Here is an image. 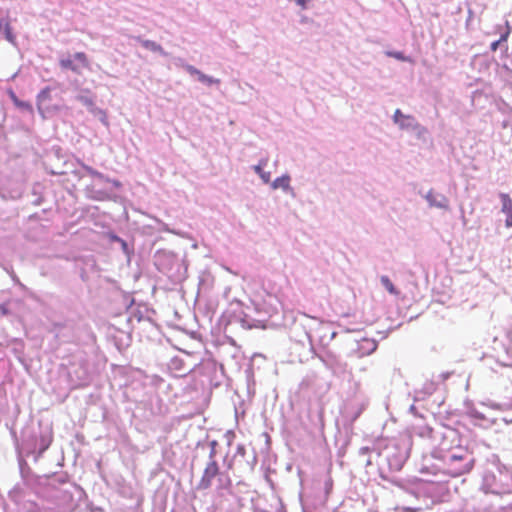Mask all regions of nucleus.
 Returning <instances> with one entry per match:
<instances>
[{"mask_svg": "<svg viewBox=\"0 0 512 512\" xmlns=\"http://www.w3.org/2000/svg\"><path fill=\"white\" fill-rule=\"evenodd\" d=\"M440 458L444 462L445 467L431 471L432 474L443 472L452 477H458L468 473L474 463V459L470 456L469 452L462 447H457L452 451H446ZM421 472L430 473V469L428 466H423Z\"/></svg>", "mask_w": 512, "mask_h": 512, "instance_id": "f257e3e1", "label": "nucleus"}, {"mask_svg": "<svg viewBox=\"0 0 512 512\" xmlns=\"http://www.w3.org/2000/svg\"><path fill=\"white\" fill-rule=\"evenodd\" d=\"M59 66L62 70L70 71L76 75H82L85 70L91 69L90 61L86 53L75 52L59 59Z\"/></svg>", "mask_w": 512, "mask_h": 512, "instance_id": "f03ea898", "label": "nucleus"}, {"mask_svg": "<svg viewBox=\"0 0 512 512\" xmlns=\"http://www.w3.org/2000/svg\"><path fill=\"white\" fill-rule=\"evenodd\" d=\"M219 474V466L214 459V450L210 453V461L207 463L201 479L198 484V488L206 490L211 487L213 479Z\"/></svg>", "mask_w": 512, "mask_h": 512, "instance_id": "7ed1b4c3", "label": "nucleus"}, {"mask_svg": "<svg viewBox=\"0 0 512 512\" xmlns=\"http://www.w3.org/2000/svg\"><path fill=\"white\" fill-rule=\"evenodd\" d=\"M52 95L51 88L45 87L37 95V109L44 117L45 113L56 112L60 110V106L51 104Z\"/></svg>", "mask_w": 512, "mask_h": 512, "instance_id": "20e7f679", "label": "nucleus"}, {"mask_svg": "<svg viewBox=\"0 0 512 512\" xmlns=\"http://www.w3.org/2000/svg\"><path fill=\"white\" fill-rule=\"evenodd\" d=\"M0 37L9 43L15 44V35L12 32L10 21L6 18L0 19Z\"/></svg>", "mask_w": 512, "mask_h": 512, "instance_id": "39448f33", "label": "nucleus"}, {"mask_svg": "<svg viewBox=\"0 0 512 512\" xmlns=\"http://www.w3.org/2000/svg\"><path fill=\"white\" fill-rule=\"evenodd\" d=\"M500 199L502 202V212L505 213L506 215L511 214L512 213V200L509 197V195L506 193H501Z\"/></svg>", "mask_w": 512, "mask_h": 512, "instance_id": "423d86ee", "label": "nucleus"}, {"mask_svg": "<svg viewBox=\"0 0 512 512\" xmlns=\"http://www.w3.org/2000/svg\"><path fill=\"white\" fill-rule=\"evenodd\" d=\"M380 281L390 294L396 296L399 295V290L396 289V287L394 286V284L392 283L388 276H381Z\"/></svg>", "mask_w": 512, "mask_h": 512, "instance_id": "0eeeda50", "label": "nucleus"}, {"mask_svg": "<svg viewBox=\"0 0 512 512\" xmlns=\"http://www.w3.org/2000/svg\"><path fill=\"white\" fill-rule=\"evenodd\" d=\"M289 183H290V177L289 176H282V177L276 178L273 181L272 187L274 189H277V188L288 189L289 188Z\"/></svg>", "mask_w": 512, "mask_h": 512, "instance_id": "6e6552de", "label": "nucleus"}, {"mask_svg": "<svg viewBox=\"0 0 512 512\" xmlns=\"http://www.w3.org/2000/svg\"><path fill=\"white\" fill-rule=\"evenodd\" d=\"M141 45L144 48H146L148 50H151L153 52L163 53V48L159 44L154 42V41H151V40H141Z\"/></svg>", "mask_w": 512, "mask_h": 512, "instance_id": "1a4fd4ad", "label": "nucleus"}, {"mask_svg": "<svg viewBox=\"0 0 512 512\" xmlns=\"http://www.w3.org/2000/svg\"><path fill=\"white\" fill-rule=\"evenodd\" d=\"M77 100L84 104L89 109H92L95 106L94 99L87 95H78Z\"/></svg>", "mask_w": 512, "mask_h": 512, "instance_id": "9d476101", "label": "nucleus"}, {"mask_svg": "<svg viewBox=\"0 0 512 512\" xmlns=\"http://www.w3.org/2000/svg\"><path fill=\"white\" fill-rule=\"evenodd\" d=\"M198 79L199 81L203 82V83H206L208 85H211V84H218L219 83V80L218 79H214L212 77H209L205 74H203L202 72L199 73L198 75Z\"/></svg>", "mask_w": 512, "mask_h": 512, "instance_id": "9b49d317", "label": "nucleus"}, {"mask_svg": "<svg viewBox=\"0 0 512 512\" xmlns=\"http://www.w3.org/2000/svg\"><path fill=\"white\" fill-rule=\"evenodd\" d=\"M12 100L14 101L16 106L32 112V110H33L32 105L28 102L19 101L13 93H12Z\"/></svg>", "mask_w": 512, "mask_h": 512, "instance_id": "f8f14e48", "label": "nucleus"}, {"mask_svg": "<svg viewBox=\"0 0 512 512\" xmlns=\"http://www.w3.org/2000/svg\"><path fill=\"white\" fill-rule=\"evenodd\" d=\"M393 118H394L395 123H398V124H400L401 126H403V122H402V120H403V119H407V120H408V119H412L410 116H406V115H404V114L401 112V110H400V109H397V110L394 112V116H393Z\"/></svg>", "mask_w": 512, "mask_h": 512, "instance_id": "ddd939ff", "label": "nucleus"}, {"mask_svg": "<svg viewBox=\"0 0 512 512\" xmlns=\"http://www.w3.org/2000/svg\"><path fill=\"white\" fill-rule=\"evenodd\" d=\"M255 171L259 174V176L265 183H268L270 181V173L264 172L260 165L255 166Z\"/></svg>", "mask_w": 512, "mask_h": 512, "instance_id": "4468645a", "label": "nucleus"}, {"mask_svg": "<svg viewBox=\"0 0 512 512\" xmlns=\"http://www.w3.org/2000/svg\"><path fill=\"white\" fill-rule=\"evenodd\" d=\"M511 33V27L508 21L505 23V30L501 34L500 38L498 39L501 43L507 41L509 35Z\"/></svg>", "mask_w": 512, "mask_h": 512, "instance_id": "2eb2a0df", "label": "nucleus"}, {"mask_svg": "<svg viewBox=\"0 0 512 512\" xmlns=\"http://www.w3.org/2000/svg\"><path fill=\"white\" fill-rule=\"evenodd\" d=\"M389 55L401 61L407 60V58L401 52H392L389 53Z\"/></svg>", "mask_w": 512, "mask_h": 512, "instance_id": "dca6fc26", "label": "nucleus"}, {"mask_svg": "<svg viewBox=\"0 0 512 512\" xmlns=\"http://www.w3.org/2000/svg\"><path fill=\"white\" fill-rule=\"evenodd\" d=\"M500 44H501V42L499 40L492 42L490 45L491 51L495 52L498 49Z\"/></svg>", "mask_w": 512, "mask_h": 512, "instance_id": "f3484780", "label": "nucleus"}, {"mask_svg": "<svg viewBox=\"0 0 512 512\" xmlns=\"http://www.w3.org/2000/svg\"><path fill=\"white\" fill-rule=\"evenodd\" d=\"M187 71H188L190 74H195V75H197V76H198V75H199V73L201 72V71L197 70V69H196L195 67H193V66H188V67H187Z\"/></svg>", "mask_w": 512, "mask_h": 512, "instance_id": "a211bd4d", "label": "nucleus"}, {"mask_svg": "<svg viewBox=\"0 0 512 512\" xmlns=\"http://www.w3.org/2000/svg\"><path fill=\"white\" fill-rule=\"evenodd\" d=\"M505 225L506 227H512V213L507 214Z\"/></svg>", "mask_w": 512, "mask_h": 512, "instance_id": "6ab92c4d", "label": "nucleus"}, {"mask_svg": "<svg viewBox=\"0 0 512 512\" xmlns=\"http://www.w3.org/2000/svg\"><path fill=\"white\" fill-rule=\"evenodd\" d=\"M407 511H408V512H414V510H413V509H407Z\"/></svg>", "mask_w": 512, "mask_h": 512, "instance_id": "aec40b11", "label": "nucleus"}]
</instances>
